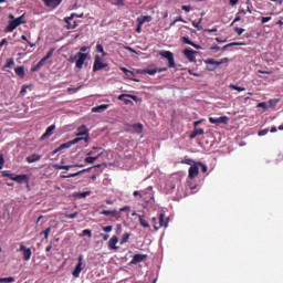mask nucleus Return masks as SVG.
I'll use <instances>...</instances> for the list:
<instances>
[{"instance_id": "nucleus-1", "label": "nucleus", "mask_w": 283, "mask_h": 283, "mask_svg": "<svg viewBox=\"0 0 283 283\" xmlns=\"http://www.w3.org/2000/svg\"><path fill=\"white\" fill-rule=\"evenodd\" d=\"M22 23H25V14L20 15L19 18H14L12 13L9 14V22L7 28L4 29V32H14L19 25H22Z\"/></svg>"}, {"instance_id": "nucleus-2", "label": "nucleus", "mask_w": 283, "mask_h": 283, "mask_svg": "<svg viewBox=\"0 0 283 283\" xmlns=\"http://www.w3.org/2000/svg\"><path fill=\"white\" fill-rule=\"evenodd\" d=\"M153 227L155 231H158L161 227H165V229L169 227V221L165 222V213H160L158 219L156 217L153 218Z\"/></svg>"}, {"instance_id": "nucleus-3", "label": "nucleus", "mask_w": 283, "mask_h": 283, "mask_svg": "<svg viewBox=\"0 0 283 283\" xmlns=\"http://www.w3.org/2000/svg\"><path fill=\"white\" fill-rule=\"evenodd\" d=\"M77 138H82L85 143H90V129L85 125H82L77 128L76 133Z\"/></svg>"}, {"instance_id": "nucleus-4", "label": "nucleus", "mask_w": 283, "mask_h": 283, "mask_svg": "<svg viewBox=\"0 0 283 283\" xmlns=\"http://www.w3.org/2000/svg\"><path fill=\"white\" fill-rule=\"evenodd\" d=\"M159 55L168 61L169 67H176V60H174V53L170 51H159Z\"/></svg>"}, {"instance_id": "nucleus-5", "label": "nucleus", "mask_w": 283, "mask_h": 283, "mask_svg": "<svg viewBox=\"0 0 283 283\" xmlns=\"http://www.w3.org/2000/svg\"><path fill=\"white\" fill-rule=\"evenodd\" d=\"M81 140H83V138H75L73 140H70L67 143H64L62 145H60L54 151L53 154H59V151H63V149H70V147H72V145H76L77 143H81Z\"/></svg>"}, {"instance_id": "nucleus-6", "label": "nucleus", "mask_w": 283, "mask_h": 283, "mask_svg": "<svg viewBox=\"0 0 283 283\" xmlns=\"http://www.w3.org/2000/svg\"><path fill=\"white\" fill-rule=\"evenodd\" d=\"M75 59H76V67H77V70H83V65H85V61H87V53L78 52L75 55Z\"/></svg>"}, {"instance_id": "nucleus-7", "label": "nucleus", "mask_w": 283, "mask_h": 283, "mask_svg": "<svg viewBox=\"0 0 283 283\" xmlns=\"http://www.w3.org/2000/svg\"><path fill=\"white\" fill-rule=\"evenodd\" d=\"M105 67H107V63L103 62L101 56L96 55L95 56V62H94V65H93V72H98L101 70H105Z\"/></svg>"}, {"instance_id": "nucleus-8", "label": "nucleus", "mask_w": 283, "mask_h": 283, "mask_svg": "<svg viewBox=\"0 0 283 283\" xmlns=\"http://www.w3.org/2000/svg\"><path fill=\"white\" fill-rule=\"evenodd\" d=\"M209 123H211L212 125H227L229 123V117H209Z\"/></svg>"}, {"instance_id": "nucleus-9", "label": "nucleus", "mask_w": 283, "mask_h": 283, "mask_svg": "<svg viewBox=\"0 0 283 283\" xmlns=\"http://www.w3.org/2000/svg\"><path fill=\"white\" fill-rule=\"evenodd\" d=\"M74 17H77V18H83V14H75V13H72L71 14V17H67V18H64V21H65V23H67V28L70 29V30H74V28H76V21H73L72 22V20L74 19Z\"/></svg>"}, {"instance_id": "nucleus-10", "label": "nucleus", "mask_w": 283, "mask_h": 283, "mask_svg": "<svg viewBox=\"0 0 283 283\" xmlns=\"http://www.w3.org/2000/svg\"><path fill=\"white\" fill-rule=\"evenodd\" d=\"M81 271H83V254H81L78 256V262H77L74 271L72 272V275L74 277H80L81 276Z\"/></svg>"}, {"instance_id": "nucleus-11", "label": "nucleus", "mask_w": 283, "mask_h": 283, "mask_svg": "<svg viewBox=\"0 0 283 283\" xmlns=\"http://www.w3.org/2000/svg\"><path fill=\"white\" fill-rule=\"evenodd\" d=\"M200 174V168L198 167V163H195L190 166L188 176L190 180H193V178H197V176Z\"/></svg>"}, {"instance_id": "nucleus-12", "label": "nucleus", "mask_w": 283, "mask_h": 283, "mask_svg": "<svg viewBox=\"0 0 283 283\" xmlns=\"http://www.w3.org/2000/svg\"><path fill=\"white\" fill-rule=\"evenodd\" d=\"M129 98H132L135 102H138V97L136 95L122 94V95L118 96V101H123V103H125V105L132 104Z\"/></svg>"}, {"instance_id": "nucleus-13", "label": "nucleus", "mask_w": 283, "mask_h": 283, "mask_svg": "<svg viewBox=\"0 0 283 283\" xmlns=\"http://www.w3.org/2000/svg\"><path fill=\"white\" fill-rule=\"evenodd\" d=\"M184 56L190 61V63H196V54H198L197 51L186 49L182 51Z\"/></svg>"}, {"instance_id": "nucleus-14", "label": "nucleus", "mask_w": 283, "mask_h": 283, "mask_svg": "<svg viewBox=\"0 0 283 283\" xmlns=\"http://www.w3.org/2000/svg\"><path fill=\"white\" fill-rule=\"evenodd\" d=\"M116 244H118V237L113 235L108 241V249H111V251H118V247Z\"/></svg>"}, {"instance_id": "nucleus-15", "label": "nucleus", "mask_w": 283, "mask_h": 283, "mask_svg": "<svg viewBox=\"0 0 283 283\" xmlns=\"http://www.w3.org/2000/svg\"><path fill=\"white\" fill-rule=\"evenodd\" d=\"M219 61H216L214 59H209L206 61V65H208V70L210 72H213V70H216V67L220 66Z\"/></svg>"}, {"instance_id": "nucleus-16", "label": "nucleus", "mask_w": 283, "mask_h": 283, "mask_svg": "<svg viewBox=\"0 0 283 283\" xmlns=\"http://www.w3.org/2000/svg\"><path fill=\"white\" fill-rule=\"evenodd\" d=\"M42 1H44L46 8L54 9V8H59V6H61V2L63 0H42Z\"/></svg>"}, {"instance_id": "nucleus-17", "label": "nucleus", "mask_w": 283, "mask_h": 283, "mask_svg": "<svg viewBox=\"0 0 283 283\" xmlns=\"http://www.w3.org/2000/svg\"><path fill=\"white\" fill-rule=\"evenodd\" d=\"M133 196H139V198H142V200H144V202H149V200H154V193H150L149 197H145V195L142 191H134Z\"/></svg>"}, {"instance_id": "nucleus-18", "label": "nucleus", "mask_w": 283, "mask_h": 283, "mask_svg": "<svg viewBox=\"0 0 283 283\" xmlns=\"http://www.w3.org/2000/svg\"><path fill=\"white\" fill-rule=\"evenodd\" d=\"M147 259V254H135L130 264H139V262H144Z\"/></svg>"}, {"instance_id": "nucleus-19", "label": "nucleus", "mask_w": 283, "mask_h": 283, "mask_svg": "<svg viewBox=\"0 0 283 283\" xmlns=\"http://www.w3.org/2000/svg\"><path fill=\"white\" fill-rule=\"evenodd\" d=\"M154 18L151 15H142L137 18V23H139V25H144V23H149Z\"/></svg>"}, {"instance_id": "nucleus-20", "label": "nucleus", "mask_w": 283, "mask_h": 283, "mask_svg": "<svg viewBox=\"0 0 283 283\" xmlns=\"http://www.w3.org/2000/svg\"><path fill=\"white\" fill-rule=\"evenodd\" d=\"M42 156L39 154H33L31 156L27 157V163H29L30 165H32V163H39V160H41Z\"/></svg>"}, {"instance_id": "nucleus-21", "label": "nucleus", "mask_w": 283, "mask_h": 283, "mask_svg": "<svg viewBox=\"0 0 283 283\" xmlns=\"http://www.w3.org/2000/svg\"><path fill=\"white\" fill-rule=\"evenodd\" d=\"M101 216H111L112 218H118V210H103Z\"/></svg>"}, {"instance_id": "nucleus-22", "label": "nucleus", "mask_w": 283, "mask_h": 283, "mask_svg": "<svg viewBox=\"0 0 283 283\" xmlns=\"http://www.w3.org/2000/svg\"><path fill=\"white\" fill-rule=\"evenodd\" d=\"M54 129H56V126L55 125H51L46 128L45 133L42 135V140H44V138H48L50 136H52Z\"/></svg>"}, {"instance_id": "nucleus-23", "label": "nucleus", "mask_w": 283, "mask_h": 283, "mask_svg": "<svg viewBox=\"0 0 283 283\" xmlns=\"http://www.w3.org/2000/svg\"><path fill=\"white\" fill-rule=\"evenodd\" d=\"M101 155H102V153L97 154L95 157H92V155H90L84 160L88 165H94V163H96V160H98V158H101Z\"/></svg>"}, {"instance_id": "nucleus-24", "label": "nucleus", "mask_w": 283, "mask_h": 283, "mask_svg": "<svg viewBox=\"0 0 283 283\" xmlns=\"http://www.w3.org/2000/svg\"><path fill=\"white\" fill-rule=\"evenodd\" d=\"M109 108V104H102L99 106H95L92 108V112L94 113H101V112H105V109Z\"/></svg>"}, {"instance_id": "nucleus-25", "label": "nucleus", "mask_w": 283, "mask_h": 283, "mask_svg": "<svg viewBox=\"0 0 283 283\" xmlns=\"http://www.w3.org/2000/svg\"><path fill=\"white\" fill-rule=\"evenodd\" d=\"M13 180L14 182H19L21 185L22 182H25V180H28V175H17Z\"/></svg>"}, {"instance_id": "nucleus-26", "label": "nucleus", "mask_w": 283, "mask_h": 283, "mask_svg": "<svg viewBox=\"0 0 283 283\" xmlns=\"http://www.w3.org/2000/svg\"><path fill=\"white\" fill-rule=\"evenodd\" d=\"M158 73V70L156 67H148L144 70V74H149L150 76H154Z\"/></svg>"}, {"instance_id": "nucleus-27", "label": "nucleus", "mask_w": 283, "mask_h": 283, "mask_svg": "<svg viewBox=\"0 0 283 283\" xmlns=\"http://www.w3.org/2000/svg\"><path fill=\"white\" fill-rule=\"evenodd\" d=\"M139 224L144 229H149V222H147V220H145V217L143 216H139Z\"/></svg>"}, {"instance_id": "nucleus-28", "label": "nucleus", "mask_w": 283, "mask_h": 283, "mask_svg": "<svg viewBox=\"0 0 283 283\" xmlns=\"http://www.w3.org/2000/svg\"><path fill=\"white\" fill-rule=\"evenodd\" d=\"M23 258L25 262H29L30 258H32V249L28 248V250H24Z\"/></svg>"}, {"instance_id": "nucleus-29", "label": "nucleus", "mask_w": 283, "mask_h": 283, "mask_svg": "<svg viewBox=\"0 0 283 283\" xmlns=\"http://www.w3.org/2000/svg\"><path fill=\"white\" fill-rule=\"evenodd\" d=\"M85 171H87V169H83V170H80L77 172H73V174H70L67 176H63V178H76V176H81V174H85Z\"/></svg>"}, {"instance_id": "nucleus-30", "label": "nucleus", "mask_w": 283, "mask_h": 283, "mask_svg": "<svg viewBox=\"0 0 283 283\" xmlns=\"http://www.w3.org/2000/svg\"><path fill=\"white\" fill-rule=\"evenodd\" d=\"M72 167H74V165H70V166H63V165H59V164H55L54 165V169H65L66 171H70V169H72Z\"/></svg>"}, {"instance_id": "nucleus-31", "label": "nucleus", "mask_w": 283, "mask_h": 283, "mask_svg": "<svg viewBox=\"0 0 283 283\" xmlns=\"http://www.w3.org/2000/svg\"><path fill=\"white\" fill-rule=\"evenodd\" d=\"M15 74H18V76H21V78H23V76H25V69L23 66L17 67Z\"/></svg>"}, {"instance_id": "nucleus-32", "label": "nucleus", "mask_w": 283, "mask_h": 283, "mask_svg": "<svg viewBox=\"0 0 283 283\" xmlns=\"http://www.w3.org/2000/svg\"><path fill=\"white\" fill-rule=\"evenodd\" d=\"M238 45H247V43H244V42H231V43L224 45L223 50H227V48H234V46H238Z\"/></svg>"}, {"instance_id": "nucleus-33", "label": "nucleus", "mask_w": 283, "mask_h": 283, "mask_svg": "<svg viewBox=\"0 0 283 283\" xmlns=\"http://www.w3.org/2000/svg\"><path fill=\"white\" fill-rule=\"evenodd\" d=\"M130 233H124L120 240V244H127V242H129V238H130Z\"/></svg>"}, {"instance_id": "nucleus-34", "label": "nucleus", "mask_w": 283, "mask_h": 283, "mask_svg": "<svg viewBox=\"0 0 283 283\" xmlns=\"http://www.w3.org/2000/svg\"><path fill=\"white\" fill-rule=\"evenodd\" d=\"M107 1H109V3H112L113 6H119V7L125 6L124 0H107Z\"/></svg>"}, {"instance_id": "nucleus-35", "label": "nucleus", "mask_w": 283, "mask_h": 283, "mask_svg": "<svg viewBox=\"0 0 283 283\" xmlns=\"http://www.w3.org/2000/svg\"><path fill=\"white\" fill-rule=\"evenodd\" d=\"M96 52H99L103 56H107V53L105 52V49H103L102 44L96 45Z\"/></svg>"}, {"instance_id": "nucleus-36", "label": "nucleus", "mask_w": 283, "mask_h": 283, "mask_svg": "<svg viewBox=\"0 0 283 283\" xmlns=\"http://www.w3.org/2000/svg\"><path fill=\"white\" fill-rule=\"evenodd\" d=\"M231 90H235L237 92H247L245 87L238 86L235 84H230Z\"/></svg>"}, {"instance_id": "nucleus-37", "label": "nucleus", "mask_w": 283, "mask_h": 283, "mask_svg": "<svg viewBox=\"0 0 283 283\" xmlns=\"http://www.w3.org/2000/svg\"><path fill=\"white\" fill-rule=\"evenodd\" d=\"M50 231H52V228H51V227H49V228H46L44 231H42V232L40 233V235H44V239L48 240V238H50Z\"/></svg>"}, {"instance_id": "nucleus-38", "label": "nucleus", "mask_w": 283, "mask_h": 283, "mask_svg": "<svg viewBox=\"0 0 283 283\" xmlns=\"http://www.w3.org/2000/svg\"><path fill=\"white\" fill-rule=\"evenodd\" d=\"M201 23H202V18H200L198 22L192 21V25L193 28H197V30H202V25H200Z\"/></svg>"}, {"instance_id": "nucleus-39", "label": "nucleus", "mask_w": 283, "mask_h": 283, "mask_svg": "<svg viewBox=\"0 0 283 283\" xmlns=\"http://www.w3.org/2000/svg\"><path fill=\"white\" fill-rule=\"evenodd\" d=\"M14 281H15L14 276L1 277L0 279V282H7V283H12Z\"/></svg>"}, {"instance_id": "nucleus-40", "label": "nucleus", "mask_w": 283, "mask_h": 283, "mask_svg": "<svg viewBox=\"0 0 283 283\" xmlns=\"http://www.w3.org/2000/svg\"><path fill=\"white\" fill-rule=\"evenodd\" d=\"M133 129H135L137 134H140V132H143V124H135Z\"/></svg>"}, {"instance_id": "nucleus-41", "label": "nucleus", "mask_w": 283, "mask_h": 283, "mask_svg": "<svg viewBox=\"0 0 283 283\" xmlns=\"http://www.w3.org/2000/svg\"><path fill=\"white\" fill-rule=\"evenodd\" d=\"M151 187H148L146 190H142V193L145 196V198H149V195L154 193L151 192Z\"/></svg>"}, {"instance_id": "nucleus-42", "label": "nucleus", "mask_w": 283, "mask_h": 283, "mask_svg": "<svg viewBox=\"0 0 283 283\" xmlns=\"http://www.w3.org/2000/svg\"><path fill=\"white\" fill-rule=\"evenodd\" d=\"M120 70L126 76H134V72L127 70L126 67H122Z\"/></svg>"}, {"instance_id": "nucleus-43", "label": "nucleus", "mask_w": 283, "mask_h": 283, "mask_svg": "<svg viewBox=\"0 0 283 283\" xmlns=\"http://www.w3.org/2000/svg\"><path fill=\"white\" fill-rule=\"evenodd\" d=\"M268 103H269V107H275V105L280 103V99H270Z\"/></svg>"}, {"instance_id": "nucleus-44", "label": "nucleus", "mask_w": 283, "mask_h": 283, "mask_svg": "<svg viewBox=\"0 0 283 283\" xmlns=\"http://www.w3.org/2000/svg\"><path fill=\"white\" fill-rule=\"evenodd\" d=\"M197 166H198V167H201L203 174H207V170H208L207 165H205V164H202V163L199 161V163H197Z\"/></svg>"}, {"instance_id": "nucleus-45", "label": "nucleus", "mask_w": 283, "mask_h": 283, "mask_svg": "<svg viewBox=\"0 0 283 283\" xmlns=\"http://www.w3.org/2000/svg\"><path fill=\"white\" fill-rule=\"evenodd\" d=\"M113 229L114 228L112 226H108V227H103L102 231H104L105 233H112Z\"/></svg>"}, {"instance_id": "nucleus-46", "label": "nucleus", "mask_w": 283, "mask_h": 283, "mask_svg": "<svg viewBox=\"0 0 283 283\" xmlns=\"http://www.w3.org/2000/svg\"><path fill=\"white\" fill-rule=\"evenodd\" d=\"M78 217V212H73L71 214H65V218H70L71 220H74V218H77Z\"/></svg>"}, {"instance_id": "nucleus-47", "label": "nucleus", "mask_w": 283, "mask_h": 283, "mask_svg": "<svg viewBox=\"0 0 283 283\" xmlns=\"http://www.w3.org/2000/svg\"><path fill=\"white\" fill-rule=\"evenodd\" d=\"M195 133L197 136H202V134H205V129L202 128H195Z\"/></svg>"}, {"instance_id": "nucleus-48", "label": "nucleus", "mask_w": 283, "mask_h": 283, "mask_svg": "<svg viewBox=\"0 0 283 283\" xmlns=\"http://www.w3.org/2000/svg\"><path fill=\"white\" fill-rule=\"evenodd\" d=\"M182 41H184V43H186L187 45H193V42H192L191 40H189V38H187V36H184V38H182Z\"/></svg>"}, {"instance_id": "nucleus-49", "label": "nucleus", "mask_w": 283, "mask_h": 283, "mask_svg": "<svg viewBox=\"0 0 283 283\" xmlns=\"http://www.w3.org/2000/svg\"><path fill=\"white\" fill-rule=\"evenodd\" d=\"M45 59L43 57L38 64H36V69L40 70V67H43V65H45Z\"/></svg>"}, {"instance_id": "nucleus-50", "label": "nucleus", "mask_w": 283, "mask_h": 283, "mask_svg": "<svg viewBox=\"0 0 283 283\" xmlns=\"http://www.w3.org/2000/svg\"><path fill=\"white\" fill-rule=\"evenodd\" d=\"M3 165H6V159L3 158V155H0V170L3 169Z\"/></svg>"}, {"instance_id": "nucleus-51", "label": "nucleus", "mask_w": 283, "mask_h": 283, "mask_svg": "<svg viewBox=\"0 0 283 283\" xmlns=\"http://www.w3.org/2000/svg\"><path fill=\"white\" fill-rule=\"evenodd\" d=\"M258 107H262L263 109H269V104L262 102L258 104Z\"/></svg>"}, {"instance_id": "nucleus-52", "label": "nucleus", "mask_w": 283, "mask_h": 283, "mask_svg": "<svg viewBox=\"0 0 283 283\" xmlns=\"http://www.w3.org/2000/svg\"><path fill=\"white\" fill-rule=\"evenodd\" d=\"M101 148L93 147V149L87 154V156H94L96 151H98Z\"/></svg>"}, {"instance_id": "nucleus-53", "label": "nucleus", "mask_w": 283, "mask_h": 283, "mask_svg": "<svg viewBox=\"0 0 283 283\" xmlns=\"http://www.w3.org/2000/svg\"><path fill=\"white\" fill-rule=\"evenodd\" d=\"M52 54H54V50H51L48 52L46 56H44V61H48V59H51Z\"/></svg>"}, {"instance_id": "nucleus-54", "label": "nucleus", "mask_w": 283, "mask_h": 283, "mask_svg": "<svg viewBox=\"0 0 283 283\" xmlns=\"http://www.w3.org/2000/svg\"><path fill=\"white\" fill-rule=\"evenodd\" d=\"M224 63H229V59L228 57H223L219 61V63H217V65H222Z\"/></svg>"}, {"instance_id": "nucleus-55", "label": "nucleus", "mask_w": 283, "mask_h": 283, "mask_svg": "<svg viewBox=\"0 0 283 283\" xmlns=\"http://www.w3.org/2000/svg\"><path fill=\"white\" fill-rule=\"evenodd\" d=\"M90 191H85V192H81L80 195H78V198H87V196H90Z\"/></svg>"}, {"instance_id": "nucleus-56", "label": "nucleus", "mask_w": 283, "mask_h": 283, "mask_svg": "<svg viewBox=\"0 0 283 283\" xmlns=\"http://www.w3.org/2000/svg\"><path fill=\"white\" fill-rule=\"evenodd\" d=\"M83 235H88V238H92V230H83Z\"/></svg>"}, {"instance_id": "nucleus-57", "label": "nucleus", "mask_w": 283, "mask_h": 283, "mask_svg": "<svg viewBox=\"0 0 283 283\" xmlns=\"http://www.w3.org/2000/svg\"><path fill=\"white\" fill-rule=\"evenodd\" d=\"M271 17H263L261 20V23H269V21H271Z\"/></svg>"}, {"instance_id": "nucleus-58", "label": "nucleus", "mask_w": 283, "mask_h": 283, "mask_svg": "<svg viewBox=\"0 0 283 283\" xmlns=\"http://www.w3.org/2000/svg\"><path fill=\"white\" fill-rule=\"evenodd\" d=\"M181 10H184L185 12H191V7L190 6H182Z\"/></svg>"}, {"instance_id": "nucleus-59", "label": "nucleus", "mask_w": 283, "mask_h": 283, "mask_svg": "<svg viewBox=\"0 0 283 283\" xmlns=\"http://www.w3.org/2000/svg\"><path fill=\"white\" fill-rule=\"evenodd\" d=\"M14 65V60H8L6 67H12Z\"/></svg>"}, {"instance_id": "nucleus-60", "label": "nucleus", "mask_w": 283, "mask_h": 283, "mask_svg": "<svg viewBox=\"0 0 283 283\" xmlns=\"http://www.w3.org/2000/svg\"><path fill=\"white\" fill-rule=\"evenodd\" d=\"M235 32L239 34V36H241V34L244 33V29H242V28H235Z\"/></svg>"}, {"instance_id": "nucleus-61", "label": "nucleus", "mask_w": 283, "mask_h": 283, "mask_svg": "<svg viewBox=\"0 0 283 283\" xmlns=\"http://www.w3.org/2000/svg\"><path fill=\"white\" fill-rule=\"evenodd\" d=\"M269 134V129H263L259 132V136H266Z\"/></svg>"}, {"instance_id": "nucleus-62", "label": "nucleus", "mask_w": 283, "mask_h": 283, "mask_svg": "<svg viewBox=\"0 0 283 283\" xmlns=\"http://www.w3.org/2000/svg\"><path fill=\"white\" fill-rule=\"evenodd\" d=\"M3 45H8L7 39H2V41L0 42V50L3 48Z\"/></svg>"}, {"instance_id": "nucleus-63", "label": "nucleus", "mask_w": 283, "mask_h": 283, "mask_svg": "<svg viewBox=\"0 0 283 283\" xmlns=\"http://www.w3.org/2000/svg\"><path fill=\"white\" fill-rule=\"evenodd\" d=\"M130 210H132V207H129V206H125L119 209V211H130Z\"/></svg>"}, {"instance_id": "nucleus-64", "label": "nucleus", "mask_w": 283, "mask_h": 283, "mask_svg": "<svg viewBox=\"0 0 283 283\" xmlns=\"http://www.w3.org/2000/svg\"><path fill=\"white\" fill-rule=\"evenodd\" d=\"M78 90H81V86H80V87H77V88L69 87V88H67V92L76 93Z\"/></svg>"}]
</instances>
